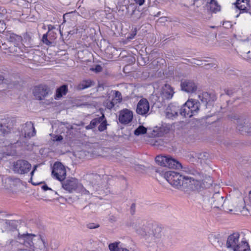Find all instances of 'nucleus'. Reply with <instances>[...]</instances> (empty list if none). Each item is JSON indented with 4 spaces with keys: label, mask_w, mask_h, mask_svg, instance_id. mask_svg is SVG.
Returning <instances> with one entry per match:
<instances>
[{
    "label": "nucleus",
    "mask_w": 251,
    "mask_h": 251,
    "mask_svg": "<svg viewBox=\"0 0 251 251\" xmlns=\"http://www.w3.org/2000/svg\"><path fill=\"white\" fill-rule=\"evenodd\" d=\"M238 127L239 130L245 132H251V123L248 120H245L243 124L238 125Z\"/></svg>",
    "instance_id": "412c9836"
},
{
    "label": "nucleus",
    "mask_w": 251,
    "mask_h": 251,
    "mask_svg": "<svg viewBox=\"0 0 251 251\" xmlns=\"http://www.w3.org/2000/svg\"><path fill=\"white\" fill-rule=\"evenodd\" d=\"M133 119L132 112L127 109L122 110L119 112V121L122 124L129 123Z\"/></svg>",
    "instance_id": "f8f14e48"
},
{
    "label": "nucleus",
    "mask_w": 251,
    "mask_h": 251,
    "mask_svg": "<svg viewBox=\"0 0 251 251\" xmlns=\"http://www.w3.org/2000/svg\"><path fill=\"white\" fill-rule=\"evenodd\" d=\"M210 95L206 92L202 93L201 95H199L200 99H201L202 102H206V103L210 102Z\"/></svg>",
    "instance_id": "cd10ccee"
},
{
    "label": "nucleus",
    "mask_w": 251,
    "mask_h": 251,
    "mask_svg": "<svg viewBox=\"0 0 251 251\" xmlns=\"http://www.w3.org/2000/svg\"><path fill=\"white\" fill-rule=\"evenodd\" d=\"M42 188L44 191H47L48 190H51L50 188H49L47 185H44L42 186Z\"/></svg>",
    "instance_id": "79ce46f5"
},
{
    "label": "nucleus",
    "mask_w": 251,
    "mask_h": 251,
    "mask_svg": "<svg viewBox=\"0 0 251 251\" xmlns=\"http://www.w3.org/2000/svg\"><path fill=\"white\" fill-rule=\"evenodd\" d=\"M108 247L110 251H129L120 242L110 243Z\"/></svg>",
    "instance_id": "aec40b11"
},
{
    "label": "nucleus",
    "mask_w": 251,
    "mask_h": 251,
    "mask_svg": "<svg viewBox=\"0 0 251 251\" xmlns=\"http://www.w3.org/2000/svg\"><path fill=\"white\" fill-rule=\"evenodd\" d=\"M180 86L182 91L188 93H192L195 92L197 88V85L194 81L188 79L182 80Z\"/></svg>",
    "instance_id": "9b49d317"
},
{
    "label": "nucleus",
    "mask_w": 251,
    "mask_h": 251,
    "mask_svg": "<svg viewBox=\"0 0 251 251\" xmlns=\"http://www.w3.org/2000/svg\"><path fill=\"white\" fill-rule=\"evenodd\" d=\"M147 132V128L143 126H140L134 131V134L136 135H140L145 134Z\"/></svg>",
    "instance_id": "c85d7f7f"
},
{
    "label": "nucleus",
    "mask_w": 251,
    "mask_h": 251,
    "mask_svg": "<svg viewBox=\"0 0 251 251\" xmlns=\"http://www.w3.org/2000/svg\"><path fill=\"white\" fill-rule=\"evenodd\" d=\"M150 105L148 101L146 99H142L137 104L136 112L141 115H145L148 113Z\"/></svg>",
    "instance_id": "4468645a"
},
{
    "label": "nucleus",
    "mask_w": 251,
    "mask_h": 251,
    "mask_svg": "<svg viewBox=\"0 0 251 251\" xmlns=\"http://www.w3.org/2000/svg\"><path fill=\"white\" fill-rule=\"evenodd\" d=\"M250 49H251V46H250L249 49L247 50H243L242 51V53L243 55H244L245 54H250Z\"/></svg>",
    "instance_id": "a19ab883"
},
{
    "label": "nucleus",
    "mask_w": 251,
    "mask_h": 251,
    "mask_svg": "<svg viewBox=\"0 0 251 251\" xmlns=\"http://www.w3.org/2000/svg\"><path fill=\"white\" fill-rule=\"evenodd\" d=\"M249 199L250 202L251 203V190H250L249 193Z\"/></svg>",
    "instance_id": "a18cd8bd"
},
{
    "label": "nucleus",
    "mask_w": 251,
    "mask_h": 251,
    "mask_svg": "<svg viewBox=\"0 0 251 251\" xmlns=\"http://www.w3.org/2000/svg\"><path fill=\"white\" fill-rule=\"evenodd\" d=\"M135 208V205L134 204H132L131 206V209L134 210Z\"/></svg>",
    "instance_id": "49530a36"
},
{
    "label": "nucleus",
    "mask_w": 251,
    "mask_h": 251,
    "mask_svg": "<svg viewBox=\"0 0 251 251\" xmlns=\"http://www.w3.org/2000/svg\"><path fill=\"white\" fill-rule=\"evenodd\" d=\"M157 172L172 186L177 189L188 188L193 190H198L201 186L200 181L195 180L192 177L183 176L175 171H158Z\"/></svg>",
    "instance_id": "f257e3e1"
},
{
    "label": "nucleus",
    "mask_w": 251,
    "mask_h": 251,
    "mask_svg": "<svg viewBox=\"0 0 251 251\" xmlns=\"http://www.w3.org/2000/svg\"><path fill=\"white\" fill-rule=\"evenodd\" d=\"M104 118V115L102 114V115L101 117L93 119L91 121L90 124L86 126V128L87 129H90L94 128L98 124L102 122Z\"/></svg>",
    "instance_id": "5701e85b"
},
{
    "label": "nucleus",
    "mask_w": 251,
    "mask_h": 251,
    "mask_svg": "<svg viewBox=\"0 0 251 251\" xmlns=\"http://www.w3.org/2000/svg\"><path fill=\"white\" fill-rule=\"evenodd\" d=\"M136 4L139 5V6L143 5L145 2V0H134Z\"/></svg>",
    "instance_id": "58836bf2"
},
{
    "label": "nucleus",
    "mask_w": 251,
    "mask_h": 251,
    "mask_svg": "<svg viewBox=\"0 0 251 251\" xmlns=\"http://www.w3.org/2000/svg\"><path fill=\"white\" fill-rule=\"evenodd\" d=\"M94 190V191H97V189H94V190Z\"/></svg>",
    "instance_id": "4d7b16f0"
},
{
    "label": "nucleus",
    "mask_w": 251,
    "mask_h": 251,
    "mask_svg": "<svg viewBox=\"0 0 251 251\" xmlns=\"http://www.w3.org/2000/svg\"><path fill=\"white\" fill-rule=\"evenodd\" d=\"M51 173L54 178L62 181L66 177V170L61 163L55 162L53 165Z\"/></svg>",
    "instance_id": "6e6552de"
},
{
    "label": "nucleus",
    "mask_w": 251,
    "mask_h": 251,
    "mask_svg": "<svg viewBox=\"0 0 251 251\" xmlns=\"http://www.w3.org/2000/svg\"><path fill=\"white\" fill-rule=\"evenodd\" d=\"M79 184V182L77 179L71 177L63 181L62 182V186L64 190L69 193H73L74 191L76 192Z\"/></svg>",
    "instance_id": "9d476101"
},
{
    "label": "nucleus",
    "mask_w": 251,
    "mask_h": 251,
    "mask_svg": "<svg viewBox=\"0 0 251 251\" xmlns=\"http://www.w3.org/2000/svg\"><path fill=\"white\" fill-rule=\"evenodd\" d=\"M227 94L228 95H230V94L228 92H227Z\"/></svg>",
    "instance_id": "5fc2aeb1"
},
{
    "label": "nucleus",
    "mask_w": 251,
    "mask_h": 251,
    "mask_svg": "<svg viewBox=\"0 0 251 251\" xmlns=\"http://www.w3.org/2000/svg\"><path fill=\"white\" fill-rule=\"evenodd\" d=\"M247 210L249 211V213L251 215V206H250L249 208H247Z\"/></svg>",
    "instance_id": "09e8293b"
},
{
    "label": "nucleus",
    "mask_w": 251,
    "mask_h": 251,
    "mask_svg": "<svg viewBox=\"0 0 251 251\" xmlns=\"http://www.w3.org/2000/svg\"><path fill=\"white\" fill-rule=\"evenodd\" d=\"M55 28L53 27V26L51 25H49L48 26V31L50 30V31H53V29Z\"/></svg>",
    "instance_id": "c03bdc74"
},
{
    "label": "nucleus",
    "mask_w": 251,
    "mask_h": 251,
    "mask_svg": "<svg viewBox=\"0 0 251 251\" xmlns=\"http://www.w3.org/2000/svg\"><path fill=\"white\" fill-rule=\"evenodd\" d=\"M226 247L229 251H251L247 240L241 237L239 232H234L228 236Z\"/></svg>",
    "instance_id": "7ed1b4c3"
},
{
    "label": "nucleus",
    "mask_w": 251,
    "mask_h": 251,
    "mask_svg": "<svg viewBox=\"0 0 251 251\" xmlns=\"http://www.w3.org/2000/svg\"><path fill=\"white\" fill-rule=\"evenodd\" d=\"M47 33L49 35V37L50 38V40L53 42L56 38V33L54 31H50V30Z\"/></svg>",
    "instance_id": "473e14b6"
},
{
    "label": "nucleus",
    "mask_w": 251,
    "mask_h": 251,
    "mask_svg": "<svg viewBox=\"0 0 251 251\" xmlns=\"http://www.w3.org/2000/svg\"><path fill=\"white\" fill-rule=\"evenodd\" d=\"M10 131V129L5 125H0V131L3 134L8 133Z\"/></svg>",
    "instance_id": "72a5a7b5"
},
{
    "label": "nucleus",
    "mask_w": 251,
    "mask_h": 251,
    "mask_svg": "<svg viewBox=\"0 0 251 251\" xmlns=\"http://www.w3.org/2000/svg\"><path fill=\"white\" fill-rule=\"evenodd\" d=\"M98 127V129L100 131H104L106 128V124L105 121H102Z\"/></svg>",
    "instance_id": "f704fd0d"
},
{
    "label": "nucleus",
    "mask_w": 251,
    "mask_h": 251,
    "mask_svg": "<svg viewBox=\"0 0 251 251\" xmlns=\"http://www.w3.org/2000/svg\"><path fill=\"white\" fill-rule=\"evenodd\" d=\"M38 165H36L35 166H34L33 168V170L32 171H31V172L30 173V175H31V178H32V177L34 175V172L36 171V170H37V168L38 167Z\"/></svg>",
    "instance_id": "ea45409f"
},
{
    "label": "nucleus",
    "mask_w": 251,
    "mask_h": 251,
    "mask_svg": "<svg viewBox=\"0 0 251 251\" xmlns=\"http://www.w3.org/2000/svg\"><path fill=\"white\" fill-rule=\"evenodd\" d=\"M206 5L209 8L210 11L213 12H216L220 10V6L215 0H210Z\"/></svg>",
    "instance_id": "4be33fe9"
},
{
    "label": "nucleus",
    "mask_w": 251,
    "mask_h": 251,
    "mask_svg": "<svg viewBox=\"0 0 251 251\" xmlns=\"http://www.w3.org/2000/svg\"><path fill=\"white\" fill-rule=\"evenodd\" d=\"M98 227H99V225L94 223H90L87 225V227L89 229H95Z\"/></svg>",
    "instance_id": "e433bc0d"
},
{
    "label": "nucleus",
    "mask_w": 251,
    "mask_h": 251,
    "mask_svg": "<svg viewBox=\"0 0 251 251\" xmlns=\"http://www.w3.org/2000/svg\"><path fill=\"white\" fill-rule=\"evenodd\" d=\"M90 70L96 73H99L102 71V67L100 65H97L95 67L91 68Z\"/></svg>",
    "instance_id": "c9c22d12"
},
{
    "label": "nucleus",
    "mask_w": 251,
    "mask_h": 251,
    "mask_svg": "<svg viewBox=\"0 0 251 251\" xmlns=\"http://www.w3.org/2000/svg\"><path fill=\"white\" fill-rule=\"evenodd\" d=\"M227 208L229 209H234V211H232L233 213H235L237 212L241 211V208L238 207H234L231 203V202L229 201V204H227L226 206ZM228 212H232V211H229Z\"/></svg>",
    "instance_id": "2f4dec72"
},
{
    "label": "nucleus",
    "mask_w": 251,
    "mask_h": 251,
    "mask_svg": "<svg viewBox=\"0 0 251 251\" xmlns=\"http://www.w3.org/2000/svg\"><path fill=\"white\" fill-rule=\"evenodd\" d=\"M31 165L25 160H18L13 164V171L19 174H25L29 172Z\"/></svg>",
    "instance_id": "1a4fd4ad"
},
{
    "label": "nucleus",
    "mask_w": 251,
    "mask_h": 251,
    "mask_svg": "<svg viewBox=\"0 0 251 251\" xmlns=\"http://www.w3.org/2000/svg\"><path fill=\"white\" fill-rule=\"evenodd\" d=\"M194 63H195V64H197V65H201V64H201V63H196V62H195Z\"/></svg>",
    "instance_id": "8fccbe9b"
},
{
    "label": "nucleus",
    "mask_w": 251,
    "mask_h": 251,
    "mask_svg": "<svg viewBox=\"0 0 251 251\" xmlns=\"http://www.w3.org/2000/svg\"><path fill=\"white\" fill-rule=\"evenodd\" d=\"M33 93L37 99L42 100L48 94L47 86L46 85L36 86L33 89Z\"/></svg>",
    "instance_id": "dca6fc26"
},
{
    "label": "nucleus",
    "mask_w": 251,
    "mask_h": 251,
    "mask_svg": "<svg viewBox=\"0 0 251 251\" xmlns=\"http://www.w3.org/2000/svg\"><path fill=\"white\" fill-rule=\"evenodd\" d=\"M133 227L137 234L141 235L149 243L156 242V240L161 236V228L157 225H152L145 229L142 224L139 223L133 225Z\"/></svg>",
    "instance_id": "20e7f679"
},
{
    "label": "nucleus",
    "mask_w": 251,
    "mask_h": 251,
    "mask_svg": "<svg viewBox=\"0 0 251 251\" xmlns=\"http://www.w3.org/2000/svg\"><path fill=\"white\" fill-rule=\"evenodd\" d=\"M113 95H114V98L112 99L117 103H120L122 100V97L121 93L118 91H112Z\"/></svg>",
    "instance_id": "bb28decb"
},
{
    "label": "nucleus",
    "mask_w": 251,
    "mask_h": 251,
    "mask_svg": "<svg viewBox=\"0 0 251 251\" xmlns=\"http://www.w3.org/2000/svg\"><path fill=\"white\" fill-rule=\"evenodd\" d=\"M97 178L100 177L99 176L95 175V176Z\"/></svg>",
    "instance_id": "3c124183"
},
{
    "label": "nucleus",
    "mask_w": 251,
    "mask_h": 251,
    "mask_svg": "<svg viewBox=\"0 0 251 251\" xmlns=\"http://www.w3.org/2000/svg\"><path fill=\"white\" fill-rule=\"evenodd\" d=\"M18 242L23 245L22 251H48V244L44 238L33 234L19 233Z\"/></svg>",
    "instance_id": "f03ea898"
},
{
    "label": "nucleus",
    "mask_w": 251,
    "mask_h": 251,
    "mask_svg": "<svg viewBox=\"0 0 251 251\" xmlns=\"http://www.w3.org/2000/svg\"><path fill=\"white\" fill-rule=\"evenodd\" d=\"M200 107V102L197 100H188L180 108V115L190 118L198 114Z\"/></svg>",
    "instance_id": "423d86ee"
},
{
    "label": "nucleus",
    "mask_w": 251,
    "mask_h": 251,
    "mask_svg": "<svg viewBox=\"0 0 251 251\" xmlns=\"http://www.w3.org/2000/svg\"><path fill=\"white\" fill-rule=\"evenodd\" d=\"M174 93L172 88L169 85L165 84L161 89L159 97H162V100H169L172 98Z\"/></svg>",
    "instance_id": "a211bd4d"
},
{
    "label": "nucleus",
    "mask_w": 251,
    "mask_h": 251,
    "mask_svg": "<svg viewBox=\"0 0 251 251\" xmlns=\"http://www.w3.org/2000/svg\"><path fill=\"white\" fill-rule=\"evenodd\" d=\"M238 16H239V14L237 15L236 16V17H238Z\"/></svg>",
    "instance_id": "864d4df0"
},
{
    "label": "nucleus",
    "mask_w": 251,
    "mask_h": 251,
    "mask_svg": "<svg viewBox=\"0 0 251 251\" xmlns=\"http://www.w3.org/2000/svg\"><path fill=\"white\" fill-rule=\"evenodd\" d=\"M6 38L9 42L14 43V48H15L14 51L19 53L18 50H20V48H18L17 46L19 45L22 41L21 36L16 35L10 31H8L6 32Z\"/></svg>",
    "instance_id": "2eb2a0df"
},
{
    "label": "nucleus",
    "mask_w": 251,
    "mask_h": 251,
    "mask_svg": "<svg viewBox=\"0 0 251 251\" xmlns=\"http://www.w3.org/2000/svg\"><path fill=\"white\" fill-rule=\"evenodd\" d=\"M76 192L77 193H79L83 195H85V196H87V195L90 196V191L89 190H87V189H86L84 187V186L82 185V184L80 183H79V184L78 186V187L76 189Z\"/></svg>",
    "instance_id": "a878e982"
},
{
    "label": "nucleus",
    "mask_w": 251,
    "mask_h": 251,
    "mask_svg": "<svg viewBox=\"0 0 251 251\" xmlns=\"http://www.w3.org/2000/svg\"><path fill=\"white\" fill-rule=\"evenodd\" d=\"M178 112L180 114V108L178 105L170 104L166 109V116L168 119H174L177 116Z\"/></svg>",
    "instance_id": "ddd939ff"
},
{
    "label": "nucleus",
    "mask_w": 251,
    "mask_h": 251,
    "mask_svg": "<svg viewBox=\"0 0 251 251\" xmlns=\"http://www.w3.org/2000/svg\"><path fill=\"white\" fill-rule=\"evenodd\" d=\"M203 202L205 206H210L211 207L220 208L226 212L234 211V209H229L226 206L227 204H229V201H226L224 197L219 193L210 194L209 196H204Z\"/></svg>",
    "instance_id": "39448f33"
},
{
    "label": "nucleus",
    "mask_w": 251,
    "mask_h": 251,
    "mask_svg": "<svg viewBox=\"0 0 251 251\" xmlns=\"http://www.w3.org/2000/svg\"><path fill=\"white\" fill-rule=\"evenodd\" d=\"M94 85V82L90 79L85 80L81 82L78 87L80 89H84Z\"/></svg>",
    "instance_id": "393cba45"
},
{
    "label": "nucleus",
    "mask_w": 251,
    "mask_h": 251,
    "mask_svg": "<svg viewBox=\"0 0 251 251\" xmlns=\"http://www.w3.org/2000/svg\"><path fill=\"white\" fill-rule=\"evenodd\" d=\"M63 139V137L61 135H55L52 138L53 141H60Z\"/></svg>",
    "instance_id": "4c0bfd02"
},
{
    "label": "nucleus",
    "mask_w": 251,
    "mask_h": 251,
    "mask_svg": "<svg viewBox=\"0 0 251 251\" xmlns=\"http://www.w3.org/2000/svg\"><path fill=\"white\" fill-rule=\"evenodd\" d=\"M234 7L236 10L240 11V13L246 12L248 10L249 4L248 0H237L234 3Z\"/></svg>",
    "instance_id": "6ab92c4d"
},
{
    "label": "nucleus",
    "mask_w": 251,
    "mask_h": 251,
    "mask_svg": "<svg viewBox=\"0 0 251 251\" xmlns=\"http://www.w3.org/2000/svg\"><path fill=\"white\" fill-rule=\"evenodd\" d=\"M155 161L158 165L163 167L176 169L182 168L180 162L169 156L158 155L155 158Z\"/></svg>",
    "instance_id": "0eeeda50"
},
{
    "label": "nucleus",
    "mask_w": 251,
    "mask_h": 251,
    "mask_svg": "<svg viewBox=\"0 0 251 251\" xmlns=\"http://www.w3.org/2000/svg\"><path fill=\"white\" fill-rule=\"evenodd\" d=\"M130 39H133V36H131L130 37H129Z\"/></svg>",
    "instance_id": "603ef678"
},
{
    "label": "nucleus",
    "mask_w": 251,
    "mask_h": 251,
    "mask_svg": "<svg viewBox=\"0 0 251 251\" xmlns=\"http://www.w3.org/2000/svg\"><path fill=\"white\" fill-rule=\"evenodd\" d=\"M4 81V76L0 74V84H1L3 83Z\"/></svg>",
    "instance_id": "37998d69"
},
{
    "label": "nucleus",
    "mask_w": 251,
    "mask_h": 251,
    "mask_svg": "<svg viewBox=\"0 0 251 251\" xmlns=\"http://www.w3.org/2000/svg\"><path fill=\"white\" fill-rule=\"evenodd\" d=\"M22 133L25 138L34 136L36 132L33 124L31 122H29L23 125Z\"/></svg>",
    "instance_id": "f3484780"
},
{
    "label": "nucleus",
    "mask_w": 251,
    "mask_h": 251,
    "mask_svg": "<svg viewBox=\"0 0 251 251\" xmlns=\"http://www.w3.org/2000/svg\"><path fill=\"white\" fill-rule=\"evenodd\" d=\"M0 25H3V23H1V22H0Z\"/></svg>",
    "instance_id": "6e6d98bb"
},
{
    "label": "nucleus",
    "mask_w": 251,
    "mask_h": 251,
    "mask_svg": "<svg viewBox=\"0 0 251 251\" xmlns=\"http://www.w3.org/2000/svg\"><path fill=\"white\" fill-rule=\"evenodd\" d=\"M117 103L113 99L107 100L104 102V105L108 109H111Z\"/></svg>",
    "instance_id": "c756f323"
},
{
    "label": "nucleus",
    "mask_w": 251,
    "mask_h": 251,
    "mask_svg": "<svg viewBox=\"0 0 251 251\" xmlns=\"http://www.w3.org/2000/svg\"><path fill=\"white\" fill-rule=\"evenodd\" d=\"M203 1V3L207 4L210 0H202Z\"/></svg>",
    "instance_id": "de8ad7c7"
},
{
    "label": "nucleus",
    "mask_w": 251,
    "mask_h": 251,
    "mask_svg": "<svg viewBox=\"0 0 251 251\" xmlns=\"http://www.w3.org/2000/svg\"><path fill=\"white\" fill-rule=\"evenodd\" d=\"M42 41L44 44L47 45H50L53 43L51 40H50V38L49 37V35L47 33L43 35Z\"/></svg>",
    "instance_id": "7c9ffc66"
},
{
    "label": "nucleus",
    "mask_w": 251,
    "mask_h": 251,
    "mask_svg": "<svg viewBox=\"0 0 251 251\" xmlns=\"http://www.w3.org/2000/svg\"><path fill=\"white\" fill-rule=\"evenodd\" d=\"M67 92V87L66 85H63L57 89L55 99L61 98L63 95H65Z\"/></svg>",
    "instance_id": "b1692460"
}]
</instances>
